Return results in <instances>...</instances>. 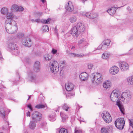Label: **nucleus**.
<instances>
[{"instance_id": "18", "label": "nucleus", "mask_w": 133, "mask_h": 133, "mask_svg": "<svg viewBox=\"0 0 133 133\" xmlns=\"http://www.w3.org/2000/svg\"><path fill=\"white\" fill-rule=\"evenodd\" d=\"M122 6H121L118 8L116 7H113L107 10V12L111 15H113L116 12V10L118 8H120Z\"/></svg>"}, {"instance_id": "48", "label": "nucleus", "mask_w": 133, "mask_h": 133, "mask_svg": "<svg viewBox=\"0 0 133 133\" xmlns=\"http://www.w3.org/2000/svg\"><path fill=\"white\" fill-rule=\"evenodd\" d=\"M129 120L130 126L133 128V119H129Z\"/></svg>"}, {"instance_id": "16", "label": "nucleus", "mask_w": 133, "mask_h": 133, "mask_svg": "<svg viewBox=\"0 0 133 133\" xmlns=\"http://www.w3.org/2000/svg\"><path fill=\"white\" fill-rule=\"evenodd\" d=\"M65 86L66 90L68 91H70L72 90L74 87V85L71 83H66Z\"/></svg>"}, {"instance_id": "28", "label": "nucleus", "mask_w": 133, "mask_h": 133, "mask_svg": "<svg viewBox=\"0 0 133 133\" xmlns=\"http://www.w3.org/2000/svg\"><path fill=\"white\" fill-rule=\"evenodd\" d=\"M127 82L129 84L133 85V76H131L128 77L127 78Z\"/></svg>"}, {"instance_id": "20", "label": "nucleus", "mask_w": 133, "mask_h": 133, "mask_svg": "<svg viewBox=\"0 0 133 133\" xmlns=\"http://www.w3.org/2000/svg\"><path fill=\"white\" fill-rule=\"evenodd\" d=\"M40 69V63L39 61H37L34 64V70L35 72L39 71Z\"/></svg>"}, {"instance_id": "51", "label": "nucleus", "mask_w": 133, "mask_h": 133, "mask_svg": "<svg viewBox=\"0 0 133 133\" xmlns=\"http://www.w3.org/2000/svg\"><path fill=\"white\" fill-rule=\"evenodd\" d=\"M27 107L28 108H29L30 109V110L31 111H32L33 109L31 104H28L27 105Z\"/></svg>"}, {"instance_id": "43", "label": "nucleus", "mask_w": 133, "mask_h": 133, "mask_svg": "<svg viewBox=\"0 0 133 133\" xmlns=\"http://www.w3.org/2000/svg\"><path fill=\"white\" fill-rule=\"evenodd\" d=\"M101 131L102 133H108L107 129L105 127L102 128L101 129Z\"/></svg>"}, {"instance_id": "57", "label": "nucleus", "mask_w": 133, "mask_h": 133, "mask_svg": "<svg viewBox=\"0 0 133 133\" xmlns=\"http://www.w3.org/2000/svg\"><path fill=\"white\" fill-rule=\"evenodd\" d=\"M91 13H90L89 15V16L88 17V18L91 19Z\"/></svg>"}, {"instance_id": "9", "label": "nucleus", "mask_w": 133, "mask_h": 133, "mask_svg": "<svg viewBox=\"0 0 133 133\" xmlns=\"http://www.w3.org/2000/svg\"><path fill=\"white\" fill-rule=\"evenodd\" d=\"M21 43L24 45L28 47L31 46L32 44L31 39L28 37H25L23 38Z\"/></svg>"}, {"instance_id": "60", "label": "nucleus", "mask_w": 133, "mask_h": 133, "mask_svg": "<svg viewBox=\"0 0 133 133\" xmlns=\"http://www.w3.org/2000/svg\"><path fill=\"white\" fill-rule=\"evenodd\" d=\"M55 32L57 34L58 33V31H57V29H56V28H55Z\"/></svg>"}, {"instance_id": "11", "label": "nucleus", "mask_w": 133, "mask_h": 133, "mask_svg": "<svg viewBox=\"0 0 133 133\" xmlns=\"http://www.w3.org/2000/svg\"><path fill=\"white\" fill-rule=\"evenodd\" d=\"M119 66L122 71H125L128 70L129 66L128 63L125 61L119 62Z\"/></svg>"}, {"instance_id": "64", "label": "nucleus", "mask_w": 133, "mask_h": 133, "mask_svg": "<svg viewBox=\"0 0 133 133\" xmlns=\"http://www.w3.org/2000/svg\"><path fill=\"white\" fill-rule=\"evenodd\" d=\"M5 123H6V124L8 125V126L9 125L8 122H6Z\"/></svg>"}, {"instance_id": "54", "label": "nucleus", "mask_w": 133, "mask_h": 133, "mask_svg": "<svg viewBox=\"0 0 133 133\" xmlns=\"http://www.w3.org/2000/svg\"><path fill=\"white\" fill-rule=\"evenodd\" d=\"M40 21V19H35V21H34V22H39Z\"/></svg>"}, {"instance_id": "1", "label": "nucleus", "mask_w": 133, "mask_h": 133, "mask_svg": "<svg viewBox=\"0 0 133 133\" xmlns=\"http://www.w3.org/2000/svg\"><path fill=\"white\" fill-rule=\"evenodd\" d=\"M16 22L12 19H8L5 22V27L6 32L9 34H13L17 31V26Z\"/></svg>"}, {"instance_id": "30", "label": "nucleus", "mask_w": 133, "mask_h": 133, "mask_svg": "<svg viewBox=\"0 0 133 133\" xmlns=\"http://www.w3.org/2000/svg\"><path fill=\"white\" fill-rule=\"evenodd\" d=\"M70 54L71 55V56L74 57H81L83 56L84 55L83 54H79L75 53H71Z\"/></svg>"}, {"instance_id": "26", "label": "nucleus", "mask_w": 133, "mask_h": 133, "mask_svg": "<svg viewBox=\"0 0 133 133\" xmlns=\"http://www.w3.org/2000/svg\"><path fill=\"white\" fill-rule=\"evenodd\" d=\"M34 121H31L29 124V128L31 129H34L36 127V124Z\"/></svg>"}, {"instance_id": "17", "label": "nucleus", "mask_w": 133, "mask_h": 133, "mask_svg": "<svg viewBox=\"0 0 133 133\" xmlns=\"http://www.w3.org/2000/svg\"><path fill=\"white\" fill-rule=\"evenodd\" d=\"M88 77V75L86 72H83L81 73L79 76V77L81 80L82 81L87 80Z\"/></svg>"}, {"instance_id": "36", "label": "nucleus", "mask_w": 133, "mask_h": 133, "mask_svg": "<svg viewBox=\"0 0 133 133\" xmlns=\"http://www.w3.org/2000/svg\"><path fill=\"white\" fill-rule=\"evenodd\" d=\"M6 18L7 19H10L12 18L13 17V14L11 13H7L6 14Z\"/></svg>"}, {"instance_id": "10", "label": "nucleus", "mask_w": 133, "mask_h": 133, "mask_svg": "<svg viewBox=\"0 0 133 133\" xmlns=\"http://www.w3.org/2000/svg\"><path fill=\"white\" fill-rule=\"evenodd\" d=\"M10 10L12 12H21L24 10V8L22 7H19L16 4H14L11 6Z\"/></svg>"}, {"instance_id": "45", "label": "nucleus", "mask_w": 133, "mask_h": 133, "mask_svg": "<svg viewBox=\"0 0 133 133\" xmlns=\"http://www.w3.org/2000/svg\"><path fill=\"white\" fill-rule=\"evenodd\" d=\"M82 130L81 129L76 128L75 129V133H82Z\"/></svg>"}, {"instance_id": "33", "label": "nucleus", "mask_w": 133, "mask_h": 133, "mask_svg": "<svg viewBox=\"0 0 133 133\" xmlns=\"http://www.w3.org/2000/svg\"><path fill=\"white\" fill-rule=\"evenodd\" d=\"M52 57V55L49 54L45 55L44 56L45 59L46 61L50 60L51 59Z\"/></svg>"}, {"instance_id": "47", "label": "nucleus", "mask_w": 133, "mask_h": 133, "mask_svg": "<svg viewBox=\"0 0 133 133\" xmlns=\"http://www.w3.org/2000/svg\"><path fill=\"white\" fill-rule=\"evenodd\" d=\"M24 36V35L22 33H18L17 35V37L19 38H21Z\"/></svg>"}, {"instance_id": "42", "label": "nucleus", "mask_w": 133, "mask_h": 133, "mask_svg": "<svg viewBox=\"0 0 133 133\" xmlns=\"http://www.w3.org/2000/svg\"><path fill=\"white\" fill-rule=\"evenodd\" d=\"M59 133H68L66 129L64 128H62L59 131Z\"/></svg>"}, {"instance_id": "56", "label": "nucleus", "mask_w": 133, "mask_h": 133, "mask_svg": "<svg viewBox=\"0 0 133 133\" xmlns=\"http://www.w3.org/2000/svg\"><path fill=\"white\" fill-rule=\"evenodd\" d=\"M133 36H131L129 38V40H131L133 39Z\"/></svg>"}, {"instance_id": "44", "label": "nucleus", "mask_w": 133, "mask_h": 133, "mask_svg": "<svg viewBox=\"0 0 133 133\" xmlns=\"http://www.w3.org/2000/svg\"><path fill=\"white\" fill-rule=\"evenodd\" d=\"M41 127L43 128H46L47 126V123L45 121H43L41 123Z\"/></svg>"}, {"instance_id": "55", "label": "nucleus", "mask_w": 133, "mask_h": 133, "mask_svg": "<svg viewBox=\"0 0 133 133\" xmlns=\"http://www.w3.org/2000/svg\"><path fill=\"white\" fill-rule=\"evenodd\" d=\"M60 75L61 76H62L63 74V71L62 70H61L60 71Z\"/></svg>"}, {"instance_id": "59", "label": "nucleus", "mask_w": 133, "mask_h": 133, "mask_svg": "<svg viewBox=\"0 0 133 133\" xmlns=\"http://www.w3.org/2000/svg\"><path fill=\"white\" fill-rule=\"evenodd\" d=\"M37 14L38 15H41L42 14V12H37Z\"/></svg>"}, {"instance_id": "39", "label": "nucleus", "mask_w": 133, "mask_h": 133, "mask_svg": "<svg viewBox=\"0 0 133 133\" xmlns=\"http://www.w3.org/2000/svg\"><path fill=\"white\" fill-rule=\"evenodd\" d=\"M45 107V105L44 104H38L36 105L35 108L37 109L43 108Z\"/></svg>"}, {"instance_id": "34", "label": "nucleus", "mask_w": 133, "mask_h": 133, "mask_svg": "<svg viewBox=\"0 0 133 133\" xmlns=\"http://www.w3.org/2000/svg\"><path fill=\"white\" fill-rule=\"evenodd\" d=\"M8 12V10L7 8H2L1 10V13L3 14H6Z\"/></svg>"}, {"instance_id": "13", "label": "nucleus", "mask_w": 133, "mask_h": 133, "mask_svg": "<svg viewBox=\"0 0 133 133\" xmlns=\"http://www.w3.org/2000/svg\"><path fill=\"white\" fill-rule=\"evenodd\" d=\"M110 42V40L109 39H107L103 41L101 43L102 45V50H105L107 49Z\"/></svg>"}, {"instance_id": "46", "label": "nucleus", "mask_w": 133, "mask_h": 133, "mask_svg": "<svg viewBox=\"0 0 133 133\" xmlns=\"http://www.w3.org/2000/svg\"><path fill=\"white\" fill-rule=\"evenodd\" d=\"M91 19H94L96 18L98 16L97 14L95 13H91Z\"/></svg>"}, {"instance_id": "40", "label": "nucleus", "mask_w": 133, "mask_h": 133, "mask_svg": "<svg viewBox=\"0 0 133 133\" xmlns=\"http://www.w3.org/2000/svg\"><path fill=\"white\" fill-rule=\"evenodd\" d=\"M18 48H17V49H16L15 50L11 51V52L14 55H18L19 54V51L18 50Z\"/></svg>"}, {"instance_id": "27", "label": "nucleus", "mask_w": 133, "mask_h": 133, "mask_svg": "<svg viewBox=\"0 0 133 133\" xmlns=\"http://www.w3.org/2000/svg\"><path fill=\"white\" fill-rule=\"evenodd\" d=\"M117 104L121 112L124 114V109L123 106L119 102H117Z\"/></svg>"}, {"instance_id": "38", "label": "nucleus", "mask_w": 133, "mask_h": 133, "mask_svg": "<svg viewBox=\"0 0 133 133\" xmlns=\"http://www.w3.org/2000/svg\"><path fill=\"white\" fill-rule=\"evenodd\" d=\"M42 30L44 32L48 31L49 30L48 26L46 25L43 26L42 28Z\"/></svg>"}, {"instance_id": "52", "label": "nucleus", "mask_w": 133, "mask_h": 133, "mask_svg": "<svg viewBox=\"0 0 133 133\" xmlns=\"http://www.w3.org/2000/svg\"><path fill=\"white\" fill-rule=\"evenodd\" d=\"M84 41V38H83L81 39L79 41L78 45H79L80 44L82 43H83Z\"/></svg>"}, {"instance_id": "24", "label": "nucleus", "mask_w": 133, "mask_h": 133, "mask_svg": "<svg viewBox=\"0 0 133 133\" xmlns=\"http://www.w3.org/2000/svg\"><path fill=\"white\" fill-rule=\"evenodd\" d=\"M8 48L11 49V51L17 49L18 48L17 45L14 43H10L8 45Z\"/></svg>"}, {"instance_id": "25", "label": "nucleus", "mask_w": 133, "mask_h": 133, "mask_svg": "<svg viewBox=\"0 0 133 133\" xmlns=\"http://www.w3.org/2000/svg\"><path fill=\"white\" fill-rule=\"evenodd\" d=\"M60 114L62 117V122H65L66 119L68 118V116L62 112H60Z\"/></svg>"}, {"instance_id": "63", "label": "nucleus", "mask_w": 133, "mask_h": 133, "mask_svg": "<svg viewBox=\"0 0 133 133\" xmlns=\"http://www.w3.org/2000/svg\"><path fill=\"white\" fill-rule=\"evenodd\" d=\"M2 58V56L1 55V52L0 51V58Z\"/></svg>"}, {"instance_id": "49", "label": "nucleus", "mask_w": 133, "mask_h": 133, "mask_svg": "<svg viewBox=\"0 0 133 133\" xmlns=\"http://www.w3.org/2000/svg\"><path fill=\"white\" fill-rule=\"evenodd\" d=\"M93 66V65L92 64L90 63L88 64V68L89 69H91Z\"/></svg>"}, {"instance_id": "6", "label": "nucleus", "mask_w": 133, "mask_h": 133, "mask_svg": "<svg viewBox=\"0 0 133 133\" xmlns=\"http://www.w3.org/2000/svg\"><path fill=\"white\" fill-rule=\"evenodd\" d=\"M102 117L104 121L107 123H110L112 118L110 114L106 111H104L101 114Z\"/></svg>"}, {"instance_id": "23", "label": "nucleus", "mask_w": 133, "mask_h": 133, "mask_svg": "<svg viewBox=\"0 0 133 133\" xmlns=\"http://www.w3.org/2000/svg\"><path fill=\"white\" fill-rule=\"evenodd\" d=\"M49 120L53 122L56 120V115L55 112L50 114L48 116Z\"/></svg>"}, {"instance_id": "14", "label": "nucleus", "mask_w": 133, "mask_h": 133, "mask_svg": "<svg viewBox=\"0 0 133 133\" xmlns=\"http://www.w3.org/2000/svg\"><path fill=\"white\" fill-rule=\"evenodd\" d=\"M119 70V69L118 67L116 66H114L110 68L109 72L111 74L115 75L118 73Z\"/></svg>"}, {"instance_id": "15", "label": "nucleus", "mask_w": 133, "mask_h": 133, "mask_svg": "<svg viewBox=\"0 0 133 133\" xmlns=\"http://www.w3.org/2000/svg\"><path fill=\"white\" fill-rule=\"evenodd\" d=\"M65 8L67 11L70 12L72 11L74 9V5L70 1L68 2V3L65 5Z\"/></svg>"}, {"instance_id": "50", "label": "nucleus", "mask_w": 133, "mask_h": 133, "mask_svg": "<svg viewBox=\"0 0 133 133\" xmlns=\"http://www.w3.org/2000/svg\"><path fill=\"white\" fill-rule=\"evenodd\" d=\"M57 50L55 49H53L51 51L52 53L54 55L56 54L57 53Z\"/></svg>"}, {"instance_id": "3", "label": "nucleus", "mask_w": 133, "mask_h": 133, "mask_svg": "<svg viewBox=\"0 0 133 133\" xmlns=\"http://www.w3.org/2000/svg\"><path fill=\"white\" fill-rule=\"evenodd\" d=\"M50 67L51 71L54 73H55L59 70L58 64L57 61L55 60H52L51 61Z\"/></svg>"}, {"instance_id": "58", "label": "nucleus", "mask_w": 133, "mask_h": 133, "mask_svg": "<svg viewBox=\"0 0 133 133\" xmlns=\"http://www.w3.org/2000/svg\"><path fill=\"white\" fill-rule=\"evenodd\" d=\"M26 115L28 116H29V117H30V112H29V111H28L26 113Z\"/></svg>"}, {"instance_id": "37", "label": "nucleus", "mask_w": 133, "mask_h": 133, "mask_svg": "<svg viewBox=\"0 0 133 133\" xmlns=\"http://www.w3.org/2000/svg\"><path fill=\"white\" fill-rule=\"evenodd\" d=\"M51 19L50 18H48L46 20H45V19H42L41 21V22L43 23L47 24L49 23V21L51 20Z\"/></svg>"}, {"instance_id": "22", "label": "nucleus", "mask_w": 133, "mask_h": 133, "mask_svg": "<svg viewBox=\"0 0 133 133\" xmlns=\"http://www.w3.org/2000/svg\"><path fill=\"white\" fill-rule=\"evenodd\" d=\"M111 82L110 81L108 80L105 81L103 84V87L107 89L111 87Z\"/></svg>"}, {"instance_id": "5", "label": "nucleus", "mask_w": 133, "mask_h": 133, "mask_svg": "<svg viewBox=\"0 0 133 133\" xmlns=\"http://www.w3.org/2000/svg\"><path fill=\"white\" fill-rule=\"evenodd\" d=\"M125 123V121L123 118L117 119L115 122L116 127L120 130H122L123 128Z\"/></svg>"}, {"instance_id": "4", "label": "nucleus", "mask_w": 133, "mask_h": 133, "mask_svg": "<svg viewBox=\"0 0 133 133\" xmlns=\"http://www.w3.org/2000/svg\"><path fill=\"white\" fill-rule=\"evenodd\" d=\"M131 93L130 91L123 92L121 95L120 99L127 103L131 99Z\"/></svg>"}, {"instance_id": "61", "label": "nucleus", "mask_w": 133, "mask_h": 133, "mask_svg": "<svg viewBox=\"0 0 133 133\" xmlns=\"http://www.w3.org/2000/svg\"><path fill=\"white\" fill-rule=\"evenodd\" d=\"M29 58H25V61H26L27 62H28L29 61Z\"/></svg>"}, {"instance_id": "12", "label": "nucleus", "mask_w": 133, "mask_h": 133, "mask_svg": "<svg viewBox=\"0 0 133 133\" xmlns=\"http://www.w3.org/2000/svg\"><path fill=\"white\" fill-rule=\"evenodd\" d=\"M76 25L79 31V34H82L85 30V28L83 24L81 23H78Z\"/></svg>"}, {"instance_id": "31", "label": "nucleus", "mask_w": 133, "mask_h": 133, "mask_svg": "<svg viewBox=\"0 0 133 133\" xmlns=\"http://www.w3.org/2000/svg\"><path fill=\"white\" fill-rule=\"evenodd\" d=\"M110 56V54L107 52H105L103 53L102 56V57L103 59H106L109 57Z\"/></svg>"}, {"instance_id": "62", "label": "nucleus", "mask_w": 133, "mask_h": 133, "mask_svg": "<svg viewBox=\"0 0 133 133\" xmlns=\"http://www.w3.org/2000/svg\"><path fill=\"white\" fill-rule=\"evenodd\" d=\"M75 48V46H73L71 48V49H74Z\"/></svg>"}, {"instance_id": "7", "label": "nucleus", "mask_w": 133, "mask_h": 133, "mask_svg": "<svg viewBox=\"0 0 133 133\" xmlns=\"http://www.w3.org/2000/svg\"><path fill=\"white\" fill-rule=\"evenodd\" d=\"M119 94V91L118 89L113 90L111 94L110 98L113 102H115L117 101L118 99V97Z\"/></svg>"}, {"instance_id": "19", "label": "nucleus", "mask_w": 133, "mask_h": 133, "mask_svg": "<svg viewBox=\"0 0 133 133\" xmlns=\"http://www.w3.org/2000/svg\"><path fill=\"white\" fill-rule=\"evenodd\" d=\"M70 33L73 36H75L77 33H79L76 25H73L71 30L70 31Z\"/></svg>"}, {"instance_id": "8", "label": "nucleus", "mask_w": 133, "mask_h": 133, "mask_svg": "<svg viewBox=\"0 0 133 133\" xmlns=\"http://www.w3.org/2000/svg\"><path fill=\"white\" fill-rule=\"evenodd\" d=\"M42 117V114L36 111L34 112L31 116L32 119L36 122L40 121Z\"/></svg>"}, {"instance_id": "32", "label": "nucleus", "mask_w": 133, "mask_h": 133, "mask_svg": "<svg viewBox=\"0 0 133 133\" xmlns=\"http://www.w3.org/2000/svg\"><path fill=\"white\" fill-rule=\"evenodd\" d=\"M77 18L75 16H72L70 17L69 18L70 22L72 23H74L77 20Z\"/></svg>"}, {"instance_id": "41", "label": "nucleus", "mask_w": 133, "mask_h": 133, "mask_svg": "<svg viewBox=\"0 0 133 133\" xmlns=\"http://www.w3.org/2000/svg\"><path fill=\"white\" fill-rule=\"evenodd\" d=\"M90 12H81L80 13L82 15L84 16H85L88 18Z\"/></svg>"}, {"instance_id": "2", "label": "nucleus", "mask_w": 133, "mask_h": 133, "mask_svg": "<svg viewBox=\"0 0 133 133\" xmlns=\"http://www.w3.org/2000/svg\"><path fill=\"white\" fill-rule=\"evenodd\" d=\"M103 77L102 74L97 73L92 74L91 76V81L93 85H96L101 83Z\"/></svg>"}, {"instance_id": "29", "label": "nucleus", "mask_w": 133, "mask_h": 133, "mask_svg": "<svg viewBox=\"0 0 133 133\" xmlns=\"http://www.w3.org/2000/svg\"><path fill=\"white\" fill-rule=\"evenodd\" d=\"M63 109L66 111H68V110L70 108V107L68 106L66 103H64L62 105Z\"/></svg>"}, {"instance_id": "21", "label": "nucleus", "mask_w": 133, "mask_h": 133, "mask_svg": "<svg viewBox=\"0 0 133 133\" xmlns=\"http://www.w3.org/2000/svg\"><path fill=\"white\" fill-rule=\"evenodd\" d=\"M28 77L30 80L32 82H34L36 79V76L32 72H30L28 74Z\"/></svg>"}, {"instance_id": "53", "label": "nucleus", "mask_w": 133, "mask_h": 133, "mask_svg": "<svg viewBox=\"0 0 133 133\" xmlns=\"http://www.w3.org/2000/svg\"><path fill=\"white\" fill-rule=\"evenodd\" d=\"M101 49L102 50V45L101 44H100L97 48V50H100Z\"/></svg>"}, {"instance_id": "35", "label": "nucleus", "mask_w": 133, "mask_h": 133, "mask_svg": "<svg viewBox=\"0 0 133 133\" xmlns=\"http://www.w3.org/2000/svg\"><path fill=\"white\" fill-rule=\"evenodd\" d=\"M0 111L1 116L3 118L5 117V111L3 108L0 109Z\"/></svg>"}]
</instances>
